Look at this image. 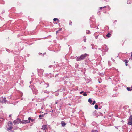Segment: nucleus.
I'll use <instances>...</instances> for the list:
<instances>
[{"label": "nucleus", "mask_w": 132, "mask_h": 132, "mask_svg": "<svg viewBox=\"0 0 132 132\" xmlns=\"http://www.w3.org/2000/svg\"><path fill=\"white\" fill-rule=\"evenodd\" d=\"M21 123H26L29 122V121L28 120H24L21 121Z\"/></svg>", "instance_id": "obj_12"}, {"label": "nucleus", "mask_w": 132, "mask_h": 132, "mask_svg": "<svg viewBox=\"0 0 132 132\" xmlns=\"http://www.w3.org/2000/svg\"><path fill=\"white\" fill-rule=\"evenodd\" d=\"M20 122H21L20 120L18 119H17L15 120L14 121L13 123L14 124H16L20 123Z\"/></svg>", "instance_id": "obj_6"}, {"label": "nucleus", "mask_w": 132, "mask_h": 132, "mask_svg": "<svg viewBox=\"0 0 132 132\" xmlns=\"http://www.w3.org/2000/svg\"><path fill=\"white\" fill-rule=\"evenodd\" d=\"M52 112L51 111H50V112H48V113H51Z\"/></svg>", "instance_id": "obj_40"}, {"label": "nucleus", "mask_w": 132, "mask_h": 132, "mask_svg": "<svg viewBox=\"0 0 132 132\" xmlns=\"http://www.w3.org/2000/svg\"><path fill=\"white\" fill-rule=\"evenodd\" d=\"M111 35V34L110 33H108L106 35V36L108 38H109L110 37Z\"/></svg>", "instance_id": "obj_15"}, {"label": "nucleus", "mask_w": 132, "mask_h": 132, "mask_svg": "<svg viewBox=\"0 0 132 132\" xmlns=\"http://www.w3.org/2000/svg\"><path fill=\"white\" fill-rule=\"evenodd\" d=\"M43 116H39V117L40 118V119H41L40 117H43Z\"/></svg>", "instance_id": "obj_37"}, {"label": "nucleus", "mask_w": 132, "mask_h": 132, "mask_svg": "<svg viewBox=\"0 0 132 132\" xmlns=\"http://www.w3.org/2000/svg\"><path fill=\"white\" fill-rule=\"evenodd\" d=\"M43 87L44 88H47L49 86V84L48 83L44 82L43 84Z\"/></svg>", "instance_id": "obj_7"}, {"label": "nucleus", "mask_w": 132, "mask_h": 132, "mask_svg": "<svg viewBox=\"0 0 132 132\" xmlns=\"http://www.w3.org/2000/svg\"><path fill=\"white\" fill-rule=\"evenodd\" d=\"M116 128H117L116 127Z\"/></svg>", "instance_id": "obj_49"}, {"label": "nucleus", "mask_w": 132, "mask_h": 132, "mask_svg": "<svg viewBox=\"0 0 132 132\" xmlns=\"http://www.w3.org/2000/svg\"><path fill=\"white\" fill-rule=\"evenodd\" d=\"M86 33L87 34H90L91 32L89 30H87L86 31Z\"/></svg>", "instance_id": "obj_19"}, {"label": "nucleus", "mask_w": 132, "mask_h": 132, "mask_svg": "<svg viewBox=\"0 0 132 132\" xmlns=\"http://www.w3.org/2000/svg\"><path fill=\"white\" fill-rule=\"evenodd\" d=\"M123 61L125 62V63H127L128 62V60H125Z\"/></svg>", "instance_id": "obj_20"}, {"label": "nucleus", "mask_w": 132, "mask_h": 132, "mask_svg": "<svg viewBox=\"0 0 132 132\" xmlns=\"http://www.w3.org/2000/svg\"><path fill=\"white\" fill-rule=\"evenodd\" d=\"M127 90L128 91H131L132 90V89H131L130 87H127Z\"/></svg>", "instance_id": "obj_17"}, {"label": "nucleus", "mask_w": 132, "mask_h": 132, "mask_svg": "<svg viewBox=\"0 0 132 132\" xmlns=\"http://www.w3.org/2000/svg\"><path fill=\"white\" fill-rule=\"evenodd\" d=\"M41 129L43 130H46L47 129V127L46 125H43Z\"/></svg>", "instance_id": "obj_11"}, {"label": "nucleus", "mask_w": 132, "mask_h": 132, "mask_svg": "<svg viewBox=\"0 0 132 132\" xmlns=\"http://www.w3.org/2000/svg\"><path fill=\"white\" fill-rule=\"evenodd\" d=\"M116 128H117L116 127Z\"/></svg>", "instance_id": "obj_47"}, {"label": "nucleus", "mask_w": 132, "mask_h": 132, "mask_svg": "<svg viewBox=\"0 0 132 132\" xmlns=\"http://www.w3.org/2000/svg\"><path fill=\"white\" fill-rule=\"evenodd\" d=\"M61 124L63 126H64L66 125V124L65 123L64 121H62L61 122Z\"/></svg>", "instance_id": "obj_14"}, {"label": "nucleus", "mask_w": 132, "mask_h": 132, "mask_svg": "<svg viewBox=\"0 0 132 132\" xmlns=\"http://www.w3.org/2000/svg\"><path fill=\"white\" fill-rule=\"evenodd\" d=\"M53 20L54 21H57L58 22H59V20L57 18H54L53 19Z\"/></svg>", "instance_id": "obj_13"}, {"label": "nucleus", "mask_w": 132, "mask_h": 132, "mask_svg": "<svg viewBox=\"0 0 132 132\" xmlns=\"http://www.w3.org/2000/svg\"><path fill=\"white\" fill-rule=\"evenodd\" d=\"M14 132V131H12V132Z\"/></svg>", "instance_id": "obj_50"}, {"label": "nucleus", "mask_w": 132, "mask_h": 132, "mask_svg": "<svg viewBox=\"0 0 132 132\" xmlns=\"http://www.w3.org/2000/svg\"><path fill=\"white\" fill-rule=\"evenodd\" d=\"M128 124L129 125H132V116H130L129 119Z\"/></svg>", "instance_id": "obj_5"}, {"label": "nucleus", "mask_w": 132, "mask_h": 132, "mask_svg": "<svg viewBox=\"0 0 132 132\" xmlns=\"http://www.w3.org/2000/svg\"><path fill=\"white\" fill-rule=\"evenodd\" d=\"M43 108H44V106H42L41 107V109H43Z\"/></svg>", "instance_id": "obj_33"}, {"label": "nucleus", "mask_w": 132, "mask_h": 132, "mask_svg": "<svg viewBox=\"0 0 132 132\" xmlns=\"http://www.w3.org/2000/svg\"><path fill=\"white\" fill-rule=\"evenodd\" d=\"M122 122H124V121H122Z\"/></svg>", "instance_id": "obj_42"}, {"label": "nucleus", "mask_w": 132, "mask_h": 132, "mask_svg": "<svg viewBox=\"0 0 132 132\" xmlns=\"http://www.w3.org/2000/svg\"><path fill=\"white\" fill-rule=\"evenodd\" d=\"M59 31L58 30L57 31H56V34H57L59 32Z\"/></svg>", "instance_id": "obj_34"}, {"label": "nucleus", "mask_w": 132, "mask_h": 132, "mask_svg": "<svg viewBox=\"0 0 132 132\" xmlns=\"http://www.w3.org/2000/svg\"><path fill=\"white\" fill-rule=\"evenodd\" d=\"M127 4H130V3L129 2H128V1L127 2Z\"/></svg>", "instance_id": "obj_36"}, {"label": "nucleus", "mask_w": 132, "mask_h": 132, "mask_svg": "<svg viewBox=\"0 0 132 132\" xmlns=\"http://www.w3.org/2000/svg\"><path fill=\"white\" fill-rule=\"evenodd\" d=\"M7 102V103H8L9 102L6 99V98H3V97H2L0 98V102L3 103H6Z\"/></svg>", "instance_id": "obj_3"}, {"label": "nucleus", "mask_w": 132, "mask_h": 132, "mask_svg": "<svg viewBox=\"0 0 132 132\" xmlns=\"http://www.w3.org/2000/svg\"><path fill=\"white\" fill-rule=\"evenodd\" d=\"M98 106L97 105H96L95 106V108L96 109H98Z\"/></svg>", "instance_id": "obj_22"}, {"label": "nucleus", "mask_w": 132, "mask_h": 132, "mask_svg": "<svg viewBox=\"0 0 132 132\" xmlns=\"http://www.w3.org/2000/svg\"><path fill=\"white\" fill-rule=\"evenodd\" d=\"M98 35L96 36L95 37L96 39H97V38H98Z\"/></svg>", "instance_id": "obj_30"}, {"label": "nucleus", "mask_w": 132, "mask_h": 132, "mask_svg": "<svg viewBox=\"0 0 132 132\" xmlns=\"http://www.w3.org/2000/svg\"><path fill=\"white\" fill-rule=\"evenodd\" d=\"M83 95L84 96H87V94H86V92H84L83 93Z\"/></svg>", "instance_id": "obj_21"}, {"label": "nucleus", "mask_w": 132, "mask_h": 132, "mask_svg": "<svg viewBox=\"0 0 132 132\" xmlns=\"http://www.w3.org/2000/svg\"><path fill=\"white\" fill-rule=\"evenodd\" d=\"M44 93H46L47 94H49V93L50 92L48 91L47 90H45L44 91Z\"/></svg>", "instance_id": "obj_16"}, {"label": "nucleus", "mask_w": 132, "mask_h": 132, "mask_svg": "<svg viewBox=\"0 0 132 132\" xmlns=\"http://www.w3.org/2000/svg\"><path fill=\"white\" fill-rule=\"evenodd\" d=\"M131 116H132V115Z\"/></svg>", "instance_id": "obj_51"}, {"label": "nucleus", "mask_w": 132, "mask_h": 132, "mask_svg": "<svg viewBox=\"0 0 132 132\" xmlns=\"http://www.w3.org/2000/svg\"><path fill=\"white\" fill-rule=\"evenodd\" d=\"M92 132H98V131L96 130L92 131Z\"/></svg>", "instance_id": "obj_27"}, {"label": "nucleus", "mask_w": 132, "mask_h": 132, "mask_svg": "<svg viewBox=\"0 0 132 132\" xmlns=\"http://www.w3.org/2000/svg\"><path fill=\"white\" fill-rule=\"evenodd\" d=\"M52 67V65H50V66H49V67H50H50Z\"/></svg>", "instance_id": "obj_38"}, {"label": "nucleus", "mask_w": 132, "mask_h": 132, "mask_svg": "<svg viewBox=\"0 0 132 132\" xmlns=\"http://www.w3.org/2000/svg\"><path fill=\"white\" fill-rule=\"evenodd\" d=\"M116 128H117L116 127Z\"/></svg>", "instance_id": "obj_48"}, {"label": "nucleus", "mask_w": 132, "mask_h": 132, "mask_svg": "<svg viewBox=\"0 0 132 132\" xmlns=\"http://www.w3.org/2000/svg\"><path fill=\"white\" fill-rule=\"evenodd\" d=\"M58 102L57 101H56V102H55V104H57L58 103Z\"/></svg>", "instance_id": "obj_32"}, {"label": "nucleus", "mask_w": 132, "mask_h": 132, "mask_svg": "<svg viewBox=\"0 0 132 132\" xmlns=\"http://www.w3.org/2000/svg\"><path fill=\"white\" fill-rule=\"evenodd\" d=\"M68 105H69L70 106L71 105L69 103L68 104Z\"/></svg>", "instance_id": "obj_41"}, {"label": "nucleus", "mask_w": 132, "mask_h": 132, "mask_svg": "<svg viewBox=\"0 0 132 132\" xmlns=\"http://www.w3.org/2000/svg\"><path fill=\"white\" fill-rule=\"evenodd\" d=\"M115 22H116V21H116V20H115Z\"/></svg>", "instance_id": "obj_44"}, {"label": "nucleus", "mask_w": 132, "mask_h": 132, "mask_svg": "<svg viewBox=\"0 0 132 132\" xmlns=\"http://www.w3.org/2000/svg\"><path fill=\"white\" fill-rule=\"evenodd\" d=\"M84 92L83 91H81L80 92V94H82L83 93H84Z\"/></svg>", "instance_id": "obj_28"}, {"label": "nucleus", "mask_w": 132, "mask_h": 132, "mask_svg": "<svg viewBox=\"0 0 132 132\" xmlns=\"http://www.w3.org/2000/svg\"><path fill=\"white\" fill-rule=\"evenodd\" d=\"M84 39H83V40L85 42H86V39L85 38V36H84Z\"/></svg>", "instance_id": "obj_26"}, {"label": "nucleus", "mask_w": 132, "mask_h": 132, "mask_svg": "<svg viewBox=\"0 0 132 132\" xmlns=\"http://www.w3.org/2000/svg\"><path fill=\"white\" fill-rule=\"evenodd\" d=\"M88 56L89 55L88 54L85 53L84 54L81 55L80 56L77 57L76 60L77 61H80L84 60L86 57Z\"/></svg>", "instance_id": "obj_1"}, {"label": "nucleus", "mask_w": 132, "mask_h": 132, "mask_svg": "<svg viewBox=\"0 0 132 132\" xmlns=\"http://www.w3.org/2000/svg\"><path fill=\"white\" fill-rule=\"evenodd\" d=\"M62 30V28H60L58 30L59 31H61Z\"/></svg>", "instance_id": "obj_29"}, {"label": "nucleus", "mask_w": 132, "mask_h": 132, "mask_svg": "<svg viewBox=\"0 0 132 132\" xmlns=\"http://www.w3.org/2000/svg\"><path fill=\"white\" fill-rule=\"evenodd\" d=\"M88 101L90 104H92V101L90 98H89L88 99Z\"/></svg>", "instance_id": "obj_18"}, {"label": "nucleus", "mask_w": 132, "mask_h": 132, "mask_svg": "<svg viewBox=\"0 0 132 132\" xmlns=\"http://www.w3.org/2000/svg\"><path fill=\"white\" fill-rule=\"evenodd\" d=\"M38 75H40L43 73V70L40 69L38 70Z\"/></svg>", "instance_id": "obj_10"}, {"label": "nucleus", "mask_w": 132, "mask_h": 132, "mask_svg": "<svg viewBox=\"0 0 132 132\" xmlns=\"http://www.w3.org/2000/svg\"><path fill=\"white\" fill-rule=\"evenodd\" d=\"M125 65L126 66H128V65L127 64V63H125Z\"/></svg>", "instance_id": "obj_35"}, {"label": "nucleus", "mask_w": 132, "mask_h": 132, "mask_svg": "<svg viewBox=\"0 0 132 132\" xmlns=\"http://www.w3.org/2000/svg\"><path fill=\"white\" fill-rule=\"evenodd\" d=\"M72 22L71 21H70L69 23V25H72Z\"/></svg>", "instance_id": "obj_25"}, {"label": "nucleus", "mask_w": 132, "mask_h": 132, "mask_svg": "<svg viewBox=\"0 0 132 132\" xmlns=\"http://www.w3.org/2000/svg\"><path fill=\"white\" fill-rule=\"evenodd\" d=\"M106 8L108 9V10H110V7L108 6H104V7H100V9L101 10L103 8Z\"/></svg>", "instance_id": "obj_9"}, {"label": "nucleus", "mask_w": 132, "mask_h": 132, "mask_svg": "<svg viewBox=\"0 0 132 132\" xmlns=\"http://www.w3.org/2000/svg\"><path fill=\"white\" fill-rule=\"evenodd\" d=\"M95 101H93V103H92V104L93 105H94V104L95 103Z\"/></svg>", "instance_id": "obj_24"}, {"label": "nucleus", "mask_w": 132, "mask_h": 132, "mask_svg": "<svg viewBox=\"0 0 132 132\" xmlns=\"http://www.w3.org/2000/svg\"><path fill=\"white\" fill-rule=\"evenodd\" d=\"M30 87H31L32 90L34 94H36L38 93V90L35 89V87L33 85H30Z\"/></svg>", "instance_id": "obj_2"}, {"label": "nucleus", "mask_w": 132, "mask_h": 132, "mask_svg": "<svg viewBox=\"0 0 132 132\" xmlns=\"http://www.w3.org/2000/svg\"><path fill=\"white\" fill-rule=\"evenodd\" d=\"M31 119V118L30 117H29L28 118V119L29 120H30Z\"/></svg>", "instance_id": "obj_31"}, {"label": "nucleus", "mask_w": 132, "mask_h": 132, "mask_svg": "<svg viewBox=\"0 0 132 132\" xmlns=\"http://www.w3.org/2000/svg\"><path fill=\"white\" fill-rule=\"evenodd\" d=\"M103 50H104V51L106 52H107L108 50V48L105 45H104L103 46Z\"/></svg>", "instance_id": "obj_8"}, {"label": "nucleus", "mask_w": 132, "mask_h": 132, "mask_svg": "<svg viewBox=\"0 0 132 132\" xmlns=\"http://www.w3.org/2000/svg\"><path fill=\"white\" fill-rule=\"evenodd\" d=\"M97 29H98V27H97Z\"/></svg>", "instance_id": "obj_45"}, {"label": "nucleus", "mask_w": 132, "mask_h": 132, "mask_svg": "<svg viewBox=\"0 0 132 132\" xmlns=\"http://www.w3.org/2000/svg\"><path fill=\"white\" fill-rule=\"evenodd\" d=\"M58 75V74H57L56 75Z\"/></svg>", "instance_id": "obj_43"}, {"label": "nucleus", "mask_w": 132, "mask_h": 132, "mask_svg": "<svg viewBox=\"0 0 132 132\" xmlns=\"http://www.w3.org/2000/svg\"><path fill=\"white\" fill-rule=\"evenodd\" d=\"M12 123L9 122L8 123V126L9 127L7 128V130H11L13 128V127L12 126Z\"/></svg>", "instance_id": "obj_4"}, {"label": "nucleus", "mask_w": 132, "mask_h": 132, "mask_svg": "<svg viewBox=\"0 0 132 132\" xmlns=\"http://www.w3.org/2000/svg\"><path fill=\"white\" fill-rule=\"evenodd\" d=\"M47 114V112H46L45 113H44V114H40L39 116H43L44 115Z\"/></svg>", "instance_id": "obj_23"}, {"label": "nucleus", "mask_w": 132, "mask_h": 132, "mask_svg": "<svg viewBox=\"0 0 132 132\" xmlns=\"http://www.w3.org/2000/svg\"><path fill=\"white\" fill-rule=\"evenodd\" d=\"M9 116H11V115H10H10H9Z\"/></svg>", "instance_id": "obj_46"}, {"label": "nucleus", "mask_w": 132, "mask_h": 132, "mask_svg": "<svg viewBox=\"0 0 132 132\" xmlns=\"http://www.w3.org/2000/svg\"><path fill=\"white\" fill-rule=\"evenodd\" d=\"M131 57H132V52L131 53Z\"/></svg>", "instance_id": "obj_39"}]
</instances>
